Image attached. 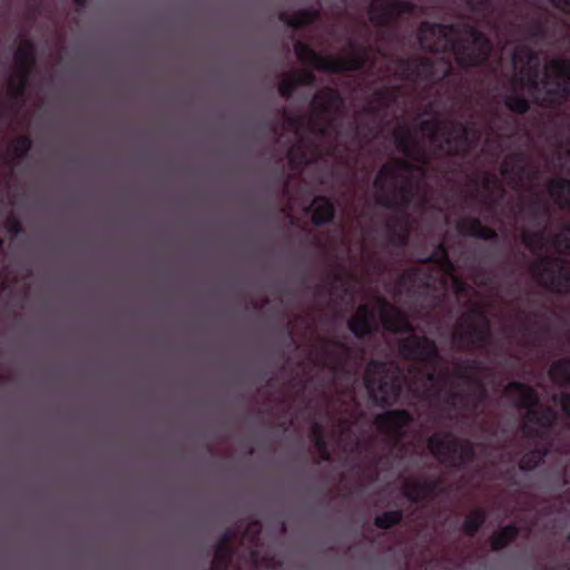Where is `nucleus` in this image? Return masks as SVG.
Segmentation results:
<instances>
[{
  "instance_id": "obj_1",
  "label": "nucleus",
  "mask_w": 570,
  "mask_h": 570,
  "mask_svg": "<svg viewBox=\"0 0 570 570\" xmlns=\"http://www.w3.org/2000/svg\"><path fill=\"white\" fill-rule=\"evenodd\" d=\"M512 62L514 77L511 81V92L505 96V104L511 110L524 112L528 109L525 95L539 100L541 90L546 91L547 97L542 98V101L547 102H554L567 96L570 81L569 61L552 60L546 66L544 79L540 82L532 79V76L537 75L539 60L527 48L515 51Z\"/></svg>"
},
{
  "instance_id": "obj_2",
  "label": "nucleus",
  "mask_w": 570,
  "mask_h": 570,
  "mask_svg": "<svg viewBox=\"0 0 570 570\" xmlns=\"http://www.w3.org/2000/svg\"><path fill=\"white\" fill-rule=\"evenodd\" d=\"M419 39L424 49L441 51L452 49L458 62L463 67L484 61L489 55L488 40L473 30L459 33L449 26L424 23Z\"/></svg>"
},
{
  "instance_id": "obj_3",
  "label": "nucleus",
  "mask_w": 570,
  "mask_h": 570,
  "mask_svg": "<svg viewBox=\"0 0 570 570\" xmlns=\"http://www.w3.org/2000/svg\"><path fill=\"white\" fill-rule=\"evenodd\" d=\"M374 312H379L384 326L391 331H404L407 321L401 312L381 299L360 306L354 317L350 321V327L355 335H364L376 325Z\"/></svg>"
},
{
  "instance_id": "obj_4",
  "label": "nucleus",
  "mask_w": 570,
  "mask_h": 570,
  "mask_svg": "<svg viewBox=\"0 0 570 570\" xmlns=\"http://www.w3.org/2000/svg\"><path fill=\"white\" fill-rule=\"evenodd\" d=\"M504 394L527 410L523 422V430L527 433H539L556 419L551 411L543 413V406L534 400L531 390L522 384H510Z\"/></svg>"
},
{
  "instance_id": "obj_5",
  "label": "nucleus",
  "mask_w": 570,
  "mask_h": 570,
  "mask_svg": "<svg viewBox=\"0 0 570 570\" xmlns=\"http://www.w3.org/2000/svg\"><path fill=\"white\" fill-rule=\"evenodd\" d=\"M365 383L371 397L376 402L389 403L397 395L393 376L384 364H370L365 373Z\"/></svg>"
},
{
  "instance_id": "obj_6",
  "label": "nucleus",
  "mask_w": 570,
  "mask_h": 570,
  "mask_svg": "<svg viewBox=\"0 0 570 570\" xmlns=\"http://www.w3.org/2000/svg\"><path fill=\"white\" fill-rule=\"evenodd\" d=\"M401 151L406 157V163L397 164L395 167H384L375 179V187L380 190H385L396 187L401 181L411 177H419L420 169H412L414 166L412 161H416L413 150H410L405 141L399 142Z\"/></svg>"
},
{
  "instance_id": "obj_7",
  "label": "nucleus",
  "mask_w": 570,
  "mask_h": 570,
  "mask_svg": "<svg viewBox=\"0 0 570 570\" xmlns=\"http://www.w3.org/2000/svg\"><path fill=\"white\" fill-rule=\"evenodd\" d=\"M296 51L302 60L312 63L318 69L330 71L352 70L362 63V57L357 50H352L346 57H318L308 48L299 45L296 47Z\"/></svg>"
},
{
  "instance_id": "obj_8",
  "label": "nucleus",
  "mask_w": 570,
  "mask_h": 570,
  "mask_svg": "<svg viewBox=\"0 0 570 570\" xmlns=\"http://www.w3.org/2000/svg\"><path fill=\"white\" fill-rule=\"evenodd\" d=\"M534 273L541 283L553 291L562 292L570 289L568 269L557 259L544 258L534 267Z\"/></svg>"
},
{
  "instance_id": "obj_9",
  "label": "nucleus",
  "mask_w": 570,
  "mask_h": 570,
  "mask_svg": "<svg viewBox=\"0 0 570 570\" xmlns=\"http://www.w3.org/2000/svg\"><path fill=\"white\" fill-rule=\"evenodd\" d=\"M429 448L439 460L454 463L459 445L449 435H434L429 441Z\"/></svg>"
},
{
  "instance_id": "obj_10",
  "label": "nucleus",
  "mask_w": 570,
  "mask_h": 570,
  "mask_svg": "<svg viewBox=\"0 0 570 570\" xmlns=\"http://www.w3.org/2000/svg\"><path fill=\"white\" fill-rule=\"evenodd\" d=\"M407 3H392L387 0H374L371 3V19L375 23H382L385 20L393 18L402 12L409 11Z\"/></svg>"
},
{
  "instance_id": "obj_11",
  "label": "nucleus",
  "mask_w": 570,
  "mask_h": 570,
  "mask_svg": "<svg viewBox=\"0 0 570 570\" xmlns=\"http://www.w3.org/2000/svg\"><path fill=\"white\" fill-rule=\"evenodd\" d=\"M409 422L410 417L404 411L387 412L376 419L377 429L390 435L401 433Z\"/></svg>"
},
{
  "instance_id": "obj_12",
  "label": "nucleus",
  "mask_w": 570,
  "mask_h": 570,
  "mask_svg": "<svg viewBox=\"0 0 570 570\" xmlns=\"http://www.w3.org/2000/svg\"><path fill=\"white\" fill-rule=\"evenodd\" d=\"M402 353L407 357L431 358L435 353V347L426 338L411 336L403 342Z\"/></svg>"
},
{
  "instance_id": "obj_13",
  "label": "nucleus",
  "mask_w": 570,
  "mask_h": 570,
  "mask_svg": "<svg viewBox=\"0 0 570 570\" xmlns=\"http://www.w3.org/2000/svg\"><path fill=\"white\" fill-rule=\"evenodd\" d=\"M32 60V48L30 45H26L20 48L17 53V68L18 73L14 79L11 80V88L14 92H19L24 82L23 72L24 69L31 63Z\"/></svg>"
},
{
  "instance_id": "obj_14",
  "label": "nucleus",
  "mask_w": 570,
  "mask_h": 570,
  "mask_svg": "<svg viewBox=\"0 0 570 570\" xmlns=\"http://www.w3.org/2000/svg\"><path fill=\"white\" fill-rule=\"evenodd\" d=\"M312 222L315 225L327 223L333 217L331 203L323 197L315 198L311 205Z\"/></svg>"
},
{
  "instance_id": "obj_15",
  "label": "nucleus",
  "mask_w": 570,
  "mask_h": 570,
  "mask_svg": "<svg viewBox=\"0 0 570 570\" xmlns=\"http://www.w3.org/2000/svg\"><path fill=\"white\" fill-rule=\"evenodd\" d=\"M550 196L562 206H570V181L552 180L549 186Z\"/></svg>"
},
{
  "instance_id": "obj_16",
  "label": "nucleus",
  "mask_w": 570,
  "mask_h": 570,
  "mask_svg": "<svg viewBox=\"0 0 570 570\" xmlns=\"http://www.w3.org/2000/svg\"><path fill=\"white\" fill-rule=\"evenodd\" d=\"M338 106V98L336 94L333 90H326L322 94H320L314 99V109L315 110H323L325 112L336 108ZM327 114L324 115L323 119L327 120Z\"/></svg>"
},
{
  "instance_id": "obj_17",
  "label": "nucleus",
  "mask_w": 570,
  "mask_h": 570,
  "mask_svg": "<svg viewBox=\"0 0 570 570\" xmlns=\"http://www.w3.org/2000/svg\"><path fill=\"white\" fill-rule=\"evenodd\" d=\"M550 377L558 384L570 383V358L556 362L550 368Z\"/></svg>"
},
{
  "instance_id": "obj_18",
  "label": "nucleus",
  "mask_w": 570,
  "mask_h": 570,
  "mask_svg": "<svg viewBox=\"0 0 570 570\" xmlns=\"http://www.w3.org/2000/svg\"><path fill=\"white\" fill-rule=\"evenodd\" d=\"M517 530L514 527H505L492 535V547L501 549L515 538Z\"/></svg>"
},
{
  "instance_id": "obj_19",
  "label": "nucleus",
  "mask_w": 570,
  "mask_h": 570,
  "mask_svg": "<svg viewBox=\"0 0 570 570\" xmlns=\"http://www.w3.org/2000/svg\"><path fill=\"white\" fill-rule=\"evenodd\" d=\"M484 515L481 511L472 512L464 521L463 528L466 533L472 534L483 523Z\"/></svg>"
},
{
  "instance_id": "obj_20",
  "label": "nucleus",
  "mask_w": 570,
  "mask_h": 570,
  "mask_svg": "<svg viewBox=\"0 0 570 570\" xmlns=\"http://www.w3.org/2000/svg\"><path fill=\"white\" fill-rule=\"evenodd\" d=\"M401 519V513L397 511L386 512L376 518L375 523L379 528L387 529L397 523Z\"/></svg>"
},
{
  "instance_id": "obj_21",
  "label": "nucleus",
  "mask_w": 570,
  "mask_h": 570,
  "mask_svg": "<svg viewBox=\"0 0 570 570\" xmlns=\"http://www.w3.org/2000/svg\"><path fill=\"white\" fill-rule=\"evenodd\" d=\"M541 460V454L535 452L529 455H524L521 459L520 466L523 470H531Z\"/></svg>"
},
{
  "instance_id": "obj_22",
  "label": "nucleus",
  "mask_w": 570,
  "mask_h": 570,
  "mask_svg": "<svg viewBox=\"0 0 570 570\" xmlns=\"http://www.w3.org/2000/svg\"><path fill=\"white\" fill-rule=\"evenodd\" d=\"M445 253L442 247H440L434 254L433 259L441 263V268L445 274H449L452 269V265L445 259Z\"/></svg>"
},
{
  "instance_id": "obj_23",
  "label": "nucleus",
  "mask_w": 570,
  "mask_h": 570,
  "mask_svg": "<svg viewBox=\"0 0 570 570\" xmlns=\"http://www.w3.org/2000/svg\"><path fill=\"white\" fill-rule=\"evenodd\" d=\"M562 246H564L566 249L570 250V226L567 228V230L562 235V240H558L556 244V247L558 250H561Z\"/></svg>"
},
{
  "instance_id": "obj_24",
  "label": "nucleus",
  "mask_w": 570,
  "mask_h": 570,
  "mask_svg": "<svg viewBox=\"0 0 570 570\" xmlns=\"http://www.w3.org/2000/svg\"><path fill=\"white\" fill-rule=\"evenodd\" d=\"M405 494L411 500L417 501V500H421L422 498H424L425 491H424V489L422 487H417V489L413 490V492L410 491V489L407 488L406 491H405Z\"/></svg>"
},
{
  "instance_id": "obj_25",
  "label": "nucleus",
  "mask_w": 570,
  "mask_h": 570,
  "mask_svg": "<svg viewBox=\"0 0 570 570\" xmlns=\"http://www.w3.org/2000/svg\"><path fill=\"white\" fill-rule=\"evenodd\" d=\"M554 403L557 404V400L554 399ZM560 404L562 411L570 415V396L562 395L560 401L558 402Z\"/></svg>"
},
{
  "instance_id": "obj_26",
  "label": "nucleus",
  "mask_w": 570,
  "mask_h": 570,
  "mask_svg": "<svg viewBox=\"0 0 570 570\" xmlns=\"http://www.w3.org/2000/svg\"><path fill=\"white\" fill-rule=\"evenodd\" d=\"M558 8L570 12V0H551Z\"/></svg>"
},
{
  "instance_id": "obj_27",
  "label": "nucleus",
  "mask_w": 570,
  "mask_h": 570,
  "mask_svg": "<svg viewBox=\"0 0 570 570\" xmlns=\"http://www.w3.org/2000/svg\"><path fill=\"white\" fill-rule=\"evenodd\" d=\"M472 234L478 237L485 238V239L491 238L493 236V233L490 229H482L481 232L475 230V232H472Z\"/></svg>"
},
{
  "instance_id": "obj_28",
  "label": "nucleus",
  "mask_w": 570,
  "mask_h": 570,
  "mask_svg": "<svg viewBox=\"0 0 570 570\" xmlns=\"http://www.w3.org/2000/svg\"><path fill=\"white\" fill-rule=\"evenodd\" d=\"M448 277H449V279L451 281V283H452V285H453V287H454V289H455L456 292H459V291H462V289H463L462 284L456 279V277H455L454 275L449 274V275H448Z\"/></svg>"
},
{
  "instance_id": "obj_29",
  "label": "nucleus",
  "mask_w": 570,
  "mask_h": 570,
  "mask_svg": "<svg viewBox=\"0 0 570 570\" xmlns=\"http://www.w3.org/2000/svg\"><path fill=\"white\" fill-rule=\"evenodd\" d=\"M29 148V141L27 139H22L19 141V150L24 151Z\"/></svg>"
},
{
  "instance_id": "obj_30",
  "label": "nucleus",
  "mask_w": 570,
  "mask_h": 570,
  "mask_svg": "<svg viewBox=\"0 0 570 570\" xmlns=\"http://www.w3.org/2000/svg\"><path fill=\"white\" fill-rule=\"evenodd\" d=\"M502 174H503L504 176H508V169H507V167H504V168L502 169Z\"/></svg>"
},
{
  "instance_id": "obj_31",
  "label": "nucleus",
  "mask_w": 570,
  "mask_h": 570,
  "mask_svg": "<svg viewBox=\"0 0 570 570\" xmlns=\"http://www.w3.org/2000/svg\"><path fill=\"white\" fill-rule=\"evenodd\" d=\"M525 242L528 243V245H529L530 247H533V244L531 243V240L525 239Z\"/></svg>"
},
{
  "instance_id": "obj_32",
  "label": "nucleus",
  "mask_w": 570,
  "mask_h": 570,
  "mask_svg": "<svg viewBox=\"0 0 570 570\" xmlns=\"http://www.w3.org/2000/svg\"><path fill=\"white\" fill-rule=\"evenodd\" d=\"M82 1H83V0H76V2H78L79 4H81V3H82Z\"/></svg>"
}]
</instances>
